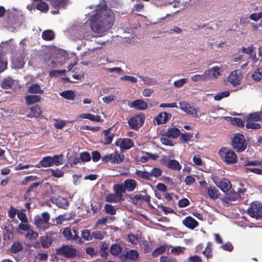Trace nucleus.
Segmentation results:
<instances>
[{"label":"nucleus","instance_id":"obj_43","mask_svg":"<svg viewBox=\"0 0 262 262\" xmlns=\"http://www.w3.org/2000/svg\"><path fill=\"white\" fill-rule=\"evenodd\" d=\"M36 8L37 10L43 12H47L49 9L48 4L43 1L39 2L36 5Z\"/></svg>","mask_w":262,"mask_h":262},{"label":"nucleus","instance_id":"obj_38","mask_svg":"<svg viewBox=\"0 0 262 262\" xmlns=\"http://www.w3.org/2000/svg\"><path fill=\"white\" fill-rule=\"evenodd\" d=\"M207 193L209 198L213 200H215L219 197V190L215 187L209 188Z\"/></svg>","mask_w":262,"mask_h":262},{"label":"nucleus","instance_id":"obj_2","mask_svg":"<svg viewBox=\"0 0 262 262\" xmlns=\"http://www.w3.org/2000/svg\"><path fill=\"white\" fill-rule=\"evenodd\" d=\"M218 155L222 161L226 164H234L237 162L238 158L235 152L226 147H222L218 151Z\"/></svg>","mask_w":262,"mask_h":262},{"label":"nucleus","instance_id":"obj_34","mask_svg":"<svg viewBox=\"0 0 262 262\" xmlns=\"http://www.w3.org/2000/svg\"><path fill=\"white\" fill-rule=\"evenodd\" d=\"M42 38L46 41H51L54 39L55 33L54 32L50 30H47L42 33L41 35Z\"/></svg>","mask_w":262,"mask_h":262},{"label":"nucleus","instance_id":"obj_6","mask_svg":"<svg viewBox=\"0 0 262 262\" xmlns=\"http://www.w3.org/2000/svg\"><path fill=\"white\" fill-rule=\"evenodd\" d=\"M247 212L250 217L260 220L262 219V205L256 202H252Z\"/></svg>","mask_w":262,"mask_h":262},{"label":"nucleus","instance_id":"obj_19","mask_svg":"<svg viewBox=\"0 0 262 262\" xmlns=\"http://www.w3.org/2000/svg\"><path fill=\"white\" fill-rule=\"evenodd\" d=\"M181 134L180 130L177 127H173L169 129L166 133L162 135V136H166L171 139L177 138Z\"/></svg>","mask_w":262,"mask_h":262},{"label":"nucleus","instance_id":"obj_28","mask_svg":"<svg viewBox=\"0 0 262 262\" xmlns=\"http://www.w3.org/2000/svg\"><path fill=\"white\" fill-rule=\"evenodd\" d=\"M40 242L41 247L48 248L51 246L53 241L49 236H43L40 237Z\"/></svg>","mask_w":262,"mask_h":262},{"label":"nucleus","instance_id":"obj_63","mask_svg":"<svg viewBox=\"0 0 262 262\" xmlns=\"http://www.w3.org/2000/svg\"><path fill=\"white\" fill-rule=\"evenodd\" d=\"M120 80L122 81H129L132 83H136L137 81L136 78L131 76L125 75L120 77Z\"/></svg>","mask_w":262,"mask_h":262},{"label":"nucleus","instance_id":"obj_48","mask_svg":"<svg viewBox=\"0 0 262 262\" xmlns=\"http://www.w3.org/2000/svg\"><path fill=\"white\" fill-rule=\"evenodd\" d=\"M227 198L228 200L230 201H236L241 198L239 197V194H238V193H236V191H233V190H232L230 193L227 194Z\"/></svg>","mask_w":262,"mask_h":262},{"label":"nucleus","instance_id":"obj_25","mask_svg":"<svg viewBox=\"0 0 262 262\" xmlns=\"http://www.w3.org/2000/svg\"><path fill=\"white\" fill-rule=\"evenodd\" d=\"M220 69L219 67H214L211 69L206 70V71H208L207 73L209 74L208 76V79H215L217 76L221 75L220 73Z\"/></svg>","mask_w":262,"mask_h":262},{"label":"nucleus","instance_id":"obj_41","mask_svg":"<svg viewBox=\"0 0 262 262\" xmlns=\"http://www.w3.org/2000/svg\"><path fill=\"white\" fill-rule=\"evenodd\" d=\"M81 238L86 241L92 240V232L90 230L84 229L81 232Z\"/></svg>","mask_w":262,"mask_h":262},{"label":"nucleus","instance_id":"obj_20","mask_svg":"<svg viewBox=\"0 0 262 262\" xmlns=\"http://www.w3.org/2000/svg\"><path fill=\"white\" fill-rule=\"evenodd\" d=\"M131 107L138 110H145L148 107V104L143 100L137 99L132 102Z\"/></svg>","mask_w":262,"mask_h":262},{"label":"nucleus","instance_id":"obj_49","mask_svg":"<svg viewBox=\"0 0 262 262\" xmlns=\"http://www.w3.org/2000/svg\"><path fill=\"white\" fill-rule=\"evenodd\" d=\"M166 249V246L165 245L161 246L156 248L152 252V255L154 256H157L163 253Z\"/></svg>","mask_w":262,"mask_h":262},{"label":"nucleus","instance_id":"obj_58","mask_svg":"<svg viewBox=\"0 0 262 262\" xmlns=\"http://www.w3.org/2000/svg\"><path fill=\"white\" fill-rule=\"evenodd\" d=\"M66 72L65 70H53L50 72L49 75L52 77H57L58 75L64 74Z\"/></svg>","mask_w":262,"mask_h":262},{"label":"nucleus","instance_id":"obj_35","mask_svg":"<svg viewBox=\"0 0 262 262\" xmlns=\"http://www.w3.org/2000/svg\"><path fill=\"white\" fill-rule=\"evenodd\" d=\"M47 171L51 173L52 176L58 178L63 177L64 174V172L62 169L50 168L47 169Z\"/></svg>","mask_w":262,"mask_h":262},{"label":"nucleus","instance_id":"obj_5","mask_svg":"<svg viewBox=\"0 0 262 262\" xmlns=\"http://www.w3.org/2000/svg\"><path fill=\"white\" fill-rule=\"evenodd\" d=\"M77 250L72 245H63L56 249V254L68 258H73L76 256Z\"/></svg>","mask_w":262,"mask_h":262},{"label":"nucleus","instance_id":"obj_55","mask_svg":"<svg viewBox=\"0 0 262 262\" xmlns=\"http://www.w3.org/2000/svg\"><path fill=\"white\" fill-rule=\"evenodd\" d=\"M103 232L100 231H96L92 232V239L94 238L96 239L101 240L104 238Z\"/></svg>","mask_w":262,"mask_h":262},{"label":"nucleus","instance_id":"obj_21","mask_svg":"<svg viewBox=\"0 0 262 262\" xmlns=\"http://www.w3.org/2000/svg\"><path fill=\"white\" fill-rule=\"evenodd\" d=\"M241 78L238 74L237 71H233L229 76V82L234 86H236L240 83Z\"/></svg>","mask_w":262,"mask_h":262},{"label":"nucleus","instance_id":"obj_64","mask_svg":"<svg viewBox=\"0 0 262 262\" xmlns=\"http://www.w3.org/2000/svg\"><path fill=\"white\" fill-rule=\"evenodd\" d=\"M160 260V262H178L176 258L166 256H162Z\"/></svg>","mask_w":262,"mask_h":262},{"label":"nucleus","instance_id":"obj_56","mask_svg":"<svg viewBox=\"0 0 262 262\" xmlns=\"http://www.w3.org/2000/svg\"><path fill=\"white\" fill-rule=\"evenodd\" d=\"M92 160L94 162L98 161L102 157L100 152L97 150L93 151L92 152Z\"/></svg>","mask_w":262,"mask_h":262},{"label":"nucleus","instance_id":"obj_1","mask_svg":"<svg viewBox=\"0 0 262 262\" xmlns=\"http://www.w3.org/2000/svg\"><path fill=\"white\" fill-rule=\"evenodd\" d=\"M107 4L100 3L96 6V14L91 18V28L95 33H103L113 26L114 22V14L110 9H107Z\"/></svg>","mask_w":262,"mask_h":262},{"label":"nucleus","instance_id":"obj_62","mask_svg":"<svg viewBox=\"0 0 262 262\" xmlns=\"http://www.w3.org/2000/svg\"><path fill=\"white\" fill-rule=\"evenodd\" d=\"M55 121L56 122L54 124V126L57 129H62L66 124L64 120L56 119Z\"/></svg>","mask_w":262,"mask_h":262},{"label":"nucleus","instance_id":"obj_3","mask_svg":"<svg viewBox=\"0 0 262 262\" xmlns=\"http://www.w3.org/2000/svg\"><path fill=\"white\" fill-rule=\"evenodd\" d=\"M162 173V170L158 167L152 168L150 172L140 170H136L135 172V174L138 178L147 181L151 180L152 177L158 178L161 176Z\"/></svg>","mask_w":262,"mask_h":262},{"label":"nucleus","instance_id":"obj_7","mask_svg":"<svg viewBox=\"0 0 262 262\" xmlns=\"http://www.w3.org/2000/svg\"><path fill=\"white\" fill-rule=\"evenodd\" d=\"M113 190L114 193H109L106 196V202L118 203L124 201L123 193L116 184L113 185Z\"/></svg>","mask_w":262,"mask_h":262},{"label":"nucleus","instance_id":"obj_29","mask_svg":"<svg viewBox=\"0 0 262 262\" xmlns=\"http://www.w3.org/2000/svg\"><path fill=\"white\" fill-rule=\"evenodd\" d=\"M262 121V115L259 112L249 114L247 117V122Z\"/></svg>","mask_w":262,"mask_h":262},{"label":"nucleus","instance_id":"obj_23","mask_svg":"<svg viewBox=\"0 0 262 262\" xmlns=\"http://www.w3.org/2000/svg\"><path fill=\"white\" fill-rule=\"evenodd\" d=\"M168 168L173 170L179 171L182 168L181 165L179 163V162L176 160H168L167 161L166 165Z\"/></svg>","mask_w":262,"mask_h":262},{"label":"nucleus","instance_id":"obj_52","mask_svg":"<svg viewBox=\"0 0 262 262\" xmlns=\"http://www.w3.org/2000/svg\"><path fill=\"white\" fill-rule=\"evenodd\" d=\"M180 135L181 139L185 142H187L193 137V134L190 133H181Z\"/></svg>","mask_w":262,"mask_h":262},{"label":"nucleus","instance_id":"obj_8","mask_svg":"<svg viewBox=\"0 0 262 262\" xmlns=\"http://www.w3.org/2000/svg\"><path fill=\"white\" fill-rule=\"evenodd\" d=\"M124 159V155L119 153L117 150L111 154H107L102 157V161L104 163L111 162L112 164L121 163Z\"/></svg>","mask_w":262,"mask_h":262},{"label":"nucleus","instance_id":"obj_9","mask_svg":"<svg viewBox=\"0 0 262 262\" xmlns=\"http://www.w3.org/2000/svg\"><path fill=\"white\" fill-rule=\"evenodd\" d=\"M116 184L123 194L125 193L126 191L128 192L134 191L138 186L137 182L135 180L131 179L125 180L123 183Z\"/></svg>","mask_w":262,"mask_h":262},{"label":"nucleus","instance_id":"obj_59","mask_svg":"<svg viewBox=\"0 0 262 262\" xmlns=\"http://www.w3.org/2000/svg\"><path fill=\"white\" fill-rule=\"evenodd\" d=\"M187 82L186 78H181L175 81L173 85L176 88H181Z\"/></svg>","mask_w":262,"mask_h":262},{"label":"nucleus","instance_id":"obj_45","mask_svg":"<svg viewBox=\"0 0 262 262\" xmlns=\"http://www.w3.org/2000/svg\"><path fill=\"white\" fill-rule=\"evenodd\" d=\"M13 84V81L11 78H5L1 83L2 87L5 89L11 88Z\"/></svg>","mask_w":262,"mask_h":262},{"label":"nucleus","instance_id":"obj_50","mask_svg":"<svg viewBox=\"0 0 262 262\" xmlns=\"http://www.w3.org/2000/svg\"><path fill=\"white\" fill-rule=\"evenodd\" d=\"M246 127L247 128L250 129H259L261 127V125L257 123H255L253 121L247 122L246 124Z\"/></svg>","mask_w":262,"mask_h":262},{"label":"nucleus","instance_id":"obj_32","mask_svg":"<svg viewBox=\"0 0 262 262\" xmlns=\"http://www.w3.org/2000/svg\"><path fill=\"white\" fill-rule=\"evenodd\" d=\"M71 218V214L66 213L59 215L55 219L56 225H61L64 221H69Z\"/></svg>","mask_w":262,"mask_h":262},{"label":"nucleus","instance_id":"obj_36","mask_svg":"<svg viewBox=\"0 0 262 262\" xmlns=\"http://www.w3.org/2000/svg\"><path fill=\"white\" fill-rule=\"evenodd\" d=\"M23 249V246L19 242H14L11 246L10 251L13 253H17L22 251Z\"/></svg>","mask_w":262,"mask_h":262},{"label":"nucleus","instance_id":"obj_46","mask_svg":"<svg viewBox=\"0 0 262 262\" xmlns=\"http://www.w3.org/2000/svg\"><path fill=\"white\" fill-rule=\"evenodd\" d=\"M80 159L81 162H87L91 160V157L88 151H83L80 154Z\"/></svg>","mask_w":262,"mask_h":262},{"label":"nucleus","instance_id":"obj_47","mask_svg":"<svg viewBox=\"0 0 262 262\" xmlns=\"http://www.w3.org/2000/svg\"><path fill=\"white\" fill-rule=\"evenodd\" d=\"M230 92L228 91H224L217 93L214 97V99L216 101H220L224 98L227 97L229 96Z\"/></svg>","mask_w":262,"mask_h":262},{"label":"nucleus","instance_id":"obj_22","mask_svg":"<svg viewBox=\"0 0 262 262\" xmlns=\"http://www.w3.org/2000/svg\"><path fill=\"white\" fill-rule=\"evenodd\" d=\"M111 129V128H110L103 130L104 137L102 140V142L104 145L110 144L114 137L113 134L110 133Z\"/></svg>","mask_w":262,"mask_h":262},{"label":"nucleus","instance_id":"obj_61","mask_svg":"<svg viewBox=\"0 0 262 262\" xmlns=\"http://www.w3.org/2000/svg\"><path fill=\"white\" fill-rule=\"evenodd\" d=\"M160 141L163 144L167 146H172L174 145L172 141L169 140L166 136H162L160 139Z\"/></svg>","mask_w":262,"mask_h":262},{"label":"nucleus","instance_id":"obj_15","mask_svg":"<svg viewBox=\"0 0 262 262\" xmlns=\"http://www.w3.org/2000/svg\"><path fill=\"white\" fill-rule=\"evenodd\" d=\"M4 229L3 239L6 242L9 241L13 237L14 229L13 226L12 224H9L7 225H5Z\"/></svg>","mask_w":262,"mask_h":262},{"label":"nucleus","instance_id":"obj_16","mask_svg":"<svg viewBox=\"0 0 262 262\" xmlns=\"http://www.w3.org/2000/svg\"><path fill=\"white\" fill-rule=\"evenodd\" d=\"M182 223L185 227L190 229H194L199 225L198 221L190 216H187L183 220Z\"/></svg>","mask_w":262,"mask_h":262},{"label":"nucleus","instance_id":"obj_11","mask_svg":"<svg viewBox=\"0 0 262 262\" xmlns=\"http://www.w3.org/2000/svg\"><path fill=\"white\" fill-rule=\"evenodd\" d=\"M72 231L74 234L73 235L72 230L69 227H67L63 229L62 232L64 237L69 241H76L79 244L82 243L81 238L78 234V232L75 229H73Z\"/></svg>","mask_w":262,"mask_h":262},{"label":"nucleus","instance_id":"obj_14","mask_svg":"<svg viewBox=\"0 0 262 262\" xmlns=\"http://www.w3.org/2000/svg\"><path fill=\"white\" fill-rule=\"evenodd\" d=\"M216 185L224 192H227L231 188L232 185L230 181L226 179H223L219 182L214 180Z\"/></svg>","mask_w":262,"mask_h":262},{"label":"nucleus","instance_id":"obj_60","mask_svg":"<svg viewBox=\"0 0 262 262\" xmlns=\"http://www.w3.org/2000/svg\"><path fill=\"white\" fill-rule=\"evenodd\" d=\"M190 204V202L188 199L186 198H183L181 199L178 202V206L180 208L185 207L188 206Z\"/></svg>","mask_w":262,"mask_h":262},{"label":"nucleus","instance_id":"obj_4","mask_svg":"<svg viewBox=\"0 0 262 262\" xmlns=\"http://www.w3.org/2000/svg\"><path fill=\"white\" fill-rule=\"evenodd\" d=\"M232 146L237 152H242L247 147V142L244 136L239 133L236 134L232 140Z\"/></svg>","mask_w":262,"mask_h":262},{"label":"nucleus","instance_id":"obj_33","mask_svg":"<svg viewBox=\"0 0 262 262\" xmlns=\"http://www.w3.org/2000/svg\"><path fill=\"white\" fill-rule=\"evenodd\" d=\"M28 92L31 94H40L43 93V91L41 90L40 85L37 83L32 84L28 88Z\"/></svg>","mask_w":262,"mask_h":262},{"label":"nucleus","instance_id":"obj_26","mask_svg":"<svg viewBox=\"0 0 262 262\" xmlns=\"http://www.w3.org/2000/svg\"><path fill=\"white\" fill-rule=\"evenodd\" d=\"M25 99L28 105H32L34 103L40 102L41 98V97L38 95H29L26 96Z\"/></svg>","mask_w":262,"mask_h":262},{"label":"nucleus","instance_id":"obj_17","mask_svg":"<svg viewBox=\"0 0 262 262\" xmlns=\"http://www.w3.org/2000/svg\"><path fill=\"white\" fill-rule=\"evenodd\" d=\"M52 7L56 9H64L67 6L69 0H46Z\"/></svg>","mask_w":262,"mask_h":262},{"label":"nucleus","instance_id":"obj_57","mask_svg":"<svg viewBox=\"0 0 262 262\" xmlns=\"http://www.w3.org/2000/svg\"><path fill=\"white\" fill-rule=\"evenodd\" d=\"M38 236V233L32 230H29L26 236V238H29L30 239H35L37 238Z\"/></svg>","mask_w":262,"mask_h":262},{"label":"nucleus","instance_id":"obj_10","mask_svg":"<svg viewBox=\"0 0 262 262\" xmlns=\"http://www.w3.org/2000/svg\"><path fill=\"white\" fill-rule=\"evenodd\" d=\"M144 122V116L142 113L132 117L128 121V124L130 127L134 130H137L141 127Z\"/></svg>","mask_w":262,"mask_h":262},{"label":"nucleus","instance_id":"obj_30","mask_svg":"<svg viewBox=\"0 0 262 262\" xmlns=\"http://www.w3.org/2000/svg\"><path fill=\"white\" fill-rule=\"evenodd\" d=\"M208 71H205L204 74L202 75L196 74L191 77V81L193 82H199L200 81H204L208 79V76L209 74L207 73Z\"/></svg>","mask_w":262,"mask_h":262},{"label":"nucleus","instance_id":"obj_54","mask_svg":"<svg viewBox=\"0 0 262 262\" xmlns=\"http://www.w3.org/2000/svg\"><path fill=\"white\" fill-rule=\"evenodd\" d=\"M186 113L187 114L191 115L197 118H199L201 116V115H198L197 110L192 106H190L189 107H188V109L187 110V111Z\"/></svg>","mask_w":262,"mask_h":262},{"label":"nucleus","instance_id":"obj_39","mask_svg":"<svg viewBox=\"0 0 262 262\" xmlns=\"http://www.w3.org/2000/svg\"><path fill=\"white\" fill-rule=\"evenodd\" d=\"M121 251V247L116 244H113L110 248V253L114 256L118 255Z\"/></svg>","mask_w":262,"mask_h":262},{"label":"nucleus","instance_id":"obj_18","mask_svg":"<svg viewBox=\"0 0 262 262\" xmlns=\"http://www.w3.org/2000/svg\"><path fill=\"white\" fill-rule=\"evenodd\" d=\"M53 166V160L52 157L47 156L43 157L39 162L35 165L36 168H40L41 167H47Z\"/></svg>","mask_w":262,"mask_h":262},{"label":"nucleus","instance_id":"obj_42","mask_svg":"<svg viewBox=\"0 0 262 262\" xmlns=\"http://www.w3.org/2000/svg\"><path fill=\"white\" fill-rule=\"evenodd\" d=\"M104 209L107 214L113 215L116 213L115 208L111 204H106L104 206Z\"/></svg>","mask_w":262,"mask_h":262},{"label":"nucleus","instance_id":"obj_27","mask_svg":"<svg viewBox=\"0 0 262 262\" xmlns=\"http://www.w3.org/2000/svg\"><path fill=\"white\" fill-rule=\"evenodd\" d=\"M80 118L87 119L95 122L101 121V117L99 115H94L90 113H83L79 116Z\"/></svg>","mask_w":262,"mask_h":262},{"label":"nucleus","instance_id":"obj_12","mask_svg":"<svg viewBox=\"0 0 262 262\" xmlns=\"http://www.w3.org/2000/svg\"><path fill=\"white\" fill-rule=\"evenodd\" d=\"M115 144L120 148L121 150H128L134 146L133 140L129 138H119Z\"/></svg>","mask_w":262,"mask_h":262},{"label":"nucleus","instance_id":"obj_40","mask_svg":"<svg viewBox=\"0 0 262 262\" xmlns=\"http://www.w3.org/2000/svg\"><path fill=\"white\" fill-rule=\"evenodd\" d=\"M60 95L68 100H74L75 98V93L72 90H67L62 92Z\"/></svg>","mask_w":262,"mask_h":262},{"label":"nucleus","instance_id":"obj_51","mask_svg":"<svg viewBox=\"0 0 262 262\" xmlns=\"http://www.w3.org/2000/svg\"><path fill=\"white\" fill-rule=\"evenodd\" d=\"M62 155H54L52 159L53 160V165L55 164L56 166H59L62 163Z\"/></svg>","mask_w":262,"mask_h":262},{"label":"nucleus","instance_id":"obj_53","mask_svg":"<svg viewBox=\"0 0 262 262\" xmlns=\"http://www.w3.org/2000/svg\"><path fill=\"white\" fill-rule=\"evenodd\" d=\"M231 122L233 125L239 127L244 126V122L241 118H231Z\"/></svg>","mask_w":262,"mask_h":262},{"label":"nucleus","instance_id":"obj_24","mask_svg":"<svg viewBox=\"0 0 262 262\" xmlns=\"http://www.w3.org/2000/svg\"><path fill=\"white\" fill-rule=\"evenodd\" d=\"M41 114V111L38 105H35L30 108V112L27 115L28 118H37Z\"/></svg>","mask_w":262,"mask_h":262},{"label":"nucleus","instance_id":"obj_13","mask_svg":"<svg viewBox=\"0 0 262 262\" xmlns=\"http://www.w3.org/2000/svg\"><path fill=\"white\" fill-rule=\"evenodd\" d=\"M51 201L54 204H55L58 207L64 209H67L69 206V203L67 199L64 198L59 195L51 198Z\"/></svg>","mask_w":262,"mask_h":262},{"label":"nucleus","instance_id":"obj_37","mask_svg":"<svg viewBox=\"0 0 262 262\" xmlns=\"http://www.w3.org/2000/svg\"><path fill=\"white\" fill-rule=\"evenodd\" d=\"M125 258L130 260H136L139 258V253L137 250H130L126 252Z\"/></svg>","mask_w":262,"mask_h":262},{"label":"nucleus","instance_id":"obj_31","mask_svg":"<svg viewBox=\"0 0 262 262\" xmlns=\"http://www.w3.org/2000/svg\"><path fill=\"white\" fill-rule=\"evenodd\" d=\"M35 225L40 229H46L49 228L50 224H47L40 216H37L35 219Z\"/></svg>","mask_w":262,"mask_h":262},{"label":"nucleus","instance_id":"obj_44","mask_svg":"<svg viewBox=\"0 0 262 262\" xmlns=\"http://www.w3.org/2000/svg\"><path fill=\"white\" fill-rule=\"evenodd\" d=\"M251 77L256 81H260L262 79V69H257L252 74Z\"/></svg>","mask_w":262,"mask_h":262}]
</instances>
